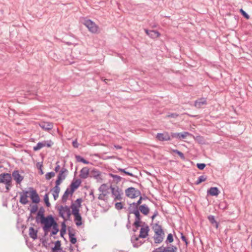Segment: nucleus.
<instances>
[{
  "mask_svg": "<svg viewBox=\"0 0 252 252\" xmlns=\"http://www.w3.org/2000/svg\"><path fill=\"white\" fill-rule=\"evenodd\" d=\"M61 248V243L60 241H57L55 244V247L52 248V251H55L56 250L60 249Z\"/></svg>",
  "mask_w": 252,
  "mask_h": 252,
  "instance_id": "c03bdc74",
  "label": "nucleus"
},
{
  "mask_svg": "<svg viewBox=\"0 0 252 252\" xmlns=\"http://www.w3.org/2000/svg\"><path fill=\"white\" fill-rule=\"evenodd\" d=\"M44 200L45 203L46 204V205L47 207H50L51 205H50V203L49 201L48 193L45 194V195H44Z\"/></svg>",
  "mask_w": 252,
  "mask_h": 252,
  "instance_id": "79ce46f5",
  "label": "nucleus"
},
{
  "mask_svg": "<svg viewBox=\"0 0 252 252\" xmlns=\"http://www.w3.org/2000/svg\"><path fill=\"white\" fill-rule=\"evenodd\" d=\"M53 196L55 200H57V199L59 197V192L60 191V187H54L53 189Z\"/></svg>",
  "mask_w": 252,
  "mask_h": 252,
  "instance_id": "473e14b6",
  "label": "nucleus"
},
{
  "mask_svg": "<svg viewBox=\"0 0 252 252\" xmlns=\"http://www.w3.org/2000/svg\"><path fill=\"white\" fill-rule=\"evenodd\" d=\"M89 169L87 167L83 168L80 173V177L82 179H86L89 175Z\"/></svg>",
  "mask_w": 252,
  "mask_h": 252,
  "instance_id": "5701e85b",
  "label": "nucleus"
},
{
  "mask_svg": "<svg viewBox=\"0 0 252 252\" xmlns=\"http://www.w3.org/2000/svg\"><path fill=\"white\" fill-rule=\"evenodd\" d=\"M66 232V229H64V228H62L61 231H60V234L61 237H63L64 234Z\"/></svg>",
  "mask_w": 252,
  "mask_h": 252,
  "instance_id": "052dcab7",
  "label": "nucleus"
},
{
  "mask_svg": "<svg viewBox=\"0 0 252 252\" xmlns=\"http://www.w3.org/2000/svg\"><path fill=\"white\" fill-rule=\"evenodd\" d=\"M206 180V177L205 176L202 175L198 177L197 180L196 181L195 184L198 185L201 182L205 181Z\"/></svg>",
  "mask_w": 252,
  "mask_h": 252,
  "instance_id": "ea45409f",
  "label": "nucleus"
},
{
  "mask_svg": "<svg viewBox=\"0 0 252 252\" xmlns=\"http://www.w3.org/2000/svg\"><path fill=\"white\" fill-rule=\"evenodd\" d=\"M30 189H31L30 197L32 202L35 203H39L40 201V198L36 190L33 189L32 188H30Z\"/></svg>",
  "mask_w": 252,
  "mask_h": 252,
  "instance_id": "9b49d317",
  "label": "nucleus"
},
{
  "mask_svg": "<svg viewBox=\"0 0 252 252\" xmlns=\"http://www.w3.org/2000/svg\"><path fill=\"white\" fill-rule=\"evenodd\" d=\"M29 235L31 238L33 239V240H35L37 238V230L34 229L32 227H31L29 228Z\"/></svg>",
  "mask_w": 252,
  "mask_h": 252,
  "instance_id": "393cba45",
  "label": "nucleus"
},
{
  "mask_svg": "<svg viewBox=\"0 0 252 252\" xmlns=\"http://www.w3.org/2000/svg\"><path fill=\"white\" fill-rule=\"evenodd\" d=\"M147 198H143L142 196H140L139 199L136 202H133L132 203H131L129 204V206L128 208V209H129L130 208L133 209H136L138 208L139 206L140 205H141V204L142 203V200L143 199H146Z\"/></svg>",
  "mask_w": 252,
  "mask_h": 252,
  "instance_id": "412c9836",
  "label": "nucleus"
},
{
  "mask_svg": "<svg viewBox=\"0 0 252 252\" xmlns=\"http://www.w3.org/2000/svg\"><path fill=\"white\" fill-rule=\"evenodd\" d=\"M156 138L160 141H170L172 139L171 134L170 135L167 132L158 133L157 134Z\"/></svg>",
  "mask_w": 252,
  "mask_h": 252,
  "instance_id": "1a4fd4ad",
  "label": "nucleus"
},
{
  "mask_svg": "<svg viewBox=\"0 0 252 252\" xmlns=\"http://www.w3.org/2000/svg\"><path fill=\"white\" fill-rule=\"evenodd\" d=\"M150 230L149 227L145 222L142 225L140 229V234L139 235V238H145L148 235V232Z\"/></svg>",
  "mask_w": 252,
  "mask_h": 252,
  "instance_id": "9d476101",
  "label": "nucleus"
},
{
  "mask_svg": "<svg viewBox=\"0 0 252 252\" xmlns=\"http://www.w3.org/2000/svg\"><path fill=\"white\" fill-rule=\"evenodd\" d=\"M177 250V247L174 246L164 247V252H176Z\"/></svg>",
  "mask_w": 252,
  "mask_h": 252,
  "instance_id": "f704fd0d",
  "label": "nucleus"
},
{
  "mask_svg": "<svg viewBox=\"0 0 252 252\" xmlns=\"http://www.w3.org/2000/svg\"><path fill=\"white\" fill-rule=\"evenodd\" d=\"M181 238L183 241H184L186 244L187 245L188 244V242L186 237L183 235V233H181Z\"/></svg>",
  "mask_w": 252,
  "mask_h": 252,
  "instance_id": "6e6d98bb",
  "label": "nucleus"
},
{
  "mask_svg": "<svg viewBox=\"0 0 252 252\" xmlns=\"http://www.w3.org/2000/svg\"><path fill=\"white\" fill-rule=\"evenodd\" d=\"M155 252H164V247H160L157 249Z\"/></svg>",
  "mask_w": 252,
  "mask_h": 252,
  "instance_id": "bf43d9fd",
  "label": "nucleus"
},
{
  "mask_svg": "<svg viewBox=\"0 0 252 252\" xmlns=\"http://www.w3.org/2000/svg\"><path fill=\"white\" fill-rule=\"evenodd\" d=\"M206 104V99L204 97L198 99L194 102V106L198 109L201 108L203 105Z\"/></svg>",
  "mask_w": 252,
  "mask_h": 252,
  "instance_id": "f3484780",
  "label": "nucleus"
},
{
  "mask_svg": "<svg viewBox=\"0 0 252 252\" xmlns=\"http://www.w3.org/2000/svg\"><path fill=\"white\" fill-rule=\"evenodd\" d=\"M68 235L69 238L70 242L74 244L76 243V238L75 237V233L74 232V230H71L70 228L68 229Z\"/></svg>",
  "mask_w": 252,
  "mask_h": 252,
  "instance_id": "b1692460",
  "label": "nucleus"
},
{
  "mask_svg": "<svg viewBox=\"0 0 252 252\" xmlns=\"http://www.w3.org/2000/svg\"><path fill=\"white\" fill-rule=\"evenodd\" d=\"M72 146L74 148H78L79 146V144L78 143L77 140H74L72 142Z\"/></svg>",
  "mask_w": 252,
  "mask_h": 252,
  "instance_id": "680f3d73",
  "label": "nucleus"
},
{
  "mask_svg": "<svg viewBox=\"0 0 252 252\" xmlns=\"http://www.w3.org/2000/svg\"><path fill=\"white\" fill-rule=\"evenodd\" d=\"M173 152L178 154L179 157L182 158V159H184L185 158V156H184V155L183 153H182L181 152L177 150H173Z\"/></svg>",
  "mask_w": 252,
  "mask_h": 252,
  "instance_id": "de8ad7c7",
  "label": "nucleus"
},
{
  "mask_svg": "<svg viewBox=\"0 0 252 252\" xmlns=\"http://www.w3.org/2000/svg\"><path fill=\"white\" fill-rule=\"evenodd\" d=\"M110 188L114 200H121L122 199V195L123 194L122 190L117 186L111 187Z\"/></svg>",
  "mask_w": 252,
  "mask_h": 252,
  "instance_id": "423d86ee",
  "label": "nucleus"
},
{
  "mask_svg": "<svg viewBox=\"0 0 252 252\" xmlns=\"http://www.w3.org/2000/svg\"><path fill=\"white\" fill-rule=\"evenodd\" d=\"M39 126L43 129L49 130L53 128V124L50 122H42L39 124Z\"/></svg>",
  "mask_w": 252,
  "mask_h": 252,
  "instance_id": "6ab92c4d",
  "label": "nucleus"
},
{
  "mask_svg": "<svg viewBox=\"0 0 252 252\" xmlns=\"http://www.w3.org/2000/svg\"><path fill=\"white\" fill-rule=\"evenodd\" d=\"M129 214H133L135 215V221L133 223V226L137 229L141 226V224H143V222L141 221L142 216H141L139 210L136 209L130 208L128 209Z\"/></svg>",
  "mask_w": 252,
  "mask_h": 252,
  "instance_id": "7ed1b4c3",
  "label": "nucleus"
},
{
  "mask_svg": "<svg viewBox=\"0 0 252 252\" xmlns=\"http://www.w3.org/2000/svg\"><path fill=\"white\" fill-rule=\"evenodd\" d=\"M44 209L43 207H40L36 217V221L39 223L46 218L44 216Z\"/></svg>",
  "mask_w": 252,
  "mask_h": 252,
  "instance_id": "f8f14e48",
  "label": "nucleus"
},
{
  "mask_svg": "<svg viewBox=\"0 0 252 252\" xmlns=\"http://www.w3.org/2000/svg\"><path fill=\"white\" fill-rule=\"evenodd\" d=\"M74 220L75 223V224L77 226L81 225L82 224V217L81 216L80 214L75 215H74Z\"/></svg>",
  "mask_w": 252,
  "mask_h": 252,
  "instance_id": "cd10ccee",
  "label": "nucleus"
},
{
  "mask_svg": "<svg viewBox=\"0 0 252 252\" xmlns=\"http://www.w3.org/2000/svg\"><path fill=\"white\" fill-rule=\"evenodd\" d=\"M75 158L78 162H81L85 164H89V162L80 156H75Z\"/></svg>",
  "mask_w": 252,
  "mask_h": 252,
  "instance_id": "c9c22d12",
  "label": "nucleus"
},
{
  "mask_svg": "<svg viewBox=\"0 0 252 252\" xmlns=\"http://www.w3.org/2000/svg\"><path fill=\"white\" fill-rule=\"evenodd\" d=\"M60 216L64 220H66L65 216L67 219L70 218L71 212L70 208L67 206H61L58 209Z\"/></svg>",
  "mask_w": 252,
  "mask_h": 252,
  "instance_id": "39448f33",
  "label": "nucleus"
},
{
  "mask_svg": "<svg viewBox=\"0 0 252 252\" xmlns=\"http://www.w3.org/2000/svg\"><path fill=\"white\" fill-rule=\"evenodd\" d=\"M145 32L147 35H148L150 37L152 38H157L160 35V33L156 31H149L147 29H145Z\"/></svg>",
  "mask_w": 252,
  "mask_h": 252,
  "instance_id": "aec40b11",
  "label": "nucleus"
},
{
  "mask_svg": "<svg viewBox=\"0 0 252 252\" xmlns=\"http://www.w3.org/2000/svg\"><path fill=\"white\" fill-rule=\"evenodd\" d=\"M118 170L120 171V172H123L125 174H126V175H128L129 176H132V177H135L132 173H130V172H129L128 171H126V169H123V168H118Z\"/></svg>",
  "mask_w": 252,
  "mask_h": 252,
  "instance_id": "a19ab883",
  "label": "nucleus"
},
{
  "mask_svg": "<svg viewBox=\"0 0 252 252\" xmlns=\"http://www.w3.org/2000/svg\"><path fill=\"white\" fill-rule=\"evenodd\" d=\"M178 116V115L176 113H171V114L168 115L167 116V117H168V118L171 117V118H176Z\"/></svg>",
  "mask_w": 252,
  "mask_h": 252,
  "instance_id": "4d7b16f0",
  "label": "nucleus"
},
{
  "mask_svg": "<svg viewBox=\"0 0 252 252\" xmlns=\"http://www.w3.org/2000/svg\"><path fill=\"white\" fill-rule=\"evenodd\" d=\"M68 170L64 167H63L59 172L58 177L61 178L62 180H64L67 176Z\"/></svg>",
  "mask_w": 252,
  "mask_h": 252,
  "instance_id": "a878e982",
  "label": "nucleus"
},
{
  "mask_svg": "<svg viewBox=\"0 0 252 252\" xmlns=\"http://www.w3.org/2000/svg\"><path fill=\"white\" fill-rule=\"evenodd\" d=\"M63 180L58 177L57 180L56 181V186L55 187H59V185L61 184Z\"/></svg>",
  "mask_w": 252,
  "mask_h": 252,
  "instance_id": "5fc2aeb1",
  "label": "nucleus"
},
{
  "mask_svg": "<svg viewBox=\"0 0 252 252\" xmlns=\"http://www.w3.org/2000/svg\"><path fill=\"white\" fill-rule=\"evenodd\" d=\"M83 24L87 27L90 32L92 33H96L98 30V27L92 21L89 19H84Z\"/></svg>",
  "mask_w": 252,
  "mask_h": 252,
  "instance_id": "0eeeda50",
  "label": "nucleus"
},
{
  "mask_svg": "<svg viewBox=\"0 0 252 252\" xmlns=\"http://www.w3.org/2000/svg\"><path fill=\"white\" fill-rule=\"evenodd\" d=\"M52 252H65L62 248L59 249L55 251H52Z\"/></svg>",
  "mask_w": 252,
  "mask_h": 252,
  "instance_id": "69168bd1",
  "label": "nucleus"
},
{
  "mask_svg": "<svg viewBox=\"0 0 252 252\" xmlns=\"http://www.w3.org/2000/svg\"><path fill=\"white\" fill-rule=\"evenodd\" d=\"M82 201V200L81 198H78L75 201V203H74L75 205H76L78 207H81V202Z\"/></svg>",
  "mask_w": 252,
  "mask_h": 252,
  "instance_id": "864d4df0",
  "label": "nucleus"
},
{
  "mask_svg": "<svg viewBox=\"0 0 252 252\" xmlns=\"http://www.w3.org/2000/svg\"><path fill=\"white\" fill-rule=\"evenodd\" d=\"M59 162L57 161L56 162V166L55 167V169H54L55 171L56 172H59V170L60 169V166L59 165Z\"/></svg>",
  "mask_w": 252,
  "mask_h": 252,
  "instance_id": "13d9d810",
  "label": "nucleus"
},
{
  "mask_svg": "<svg viewBox=\"0 0 252 252\" xmlns=\"http://www.w3.org/2000/svg\"><path fill=\"white\" fill-rule=\"evenodd\" d=\"M126 195L131 198H135L141 195V192L134 188H128L125 190Z\"/></svg>",
  "mask_w": 252,
  "mask_h": 252,
  "instance_id": "6e6552de",
  "label": "nucleus"
},
{
  "mask_svg": "<svg viewBox=\"0 0 252 252\" xmlns=\"http://www.w3.org/2000/svg\"><path fill=\"white\" fill-rule=\"evenodd\" d=\"M240 12L241 14L245 17L246 19H249L250 18V16L242 9H240Z\"/></svg>",
  "mask_w": 252,
  "mask_h": 252,
  "instance_id": "8fccbe9b",
  "label": "nucleus"
},
{
  "mask_svg": "<svg viewBox=\"0 0 252 252\" xmlns=\"http://www.w3.org/2000/svg\"><path fill=\"white\" fill-rule=\"evenodd\" d=\"M31 209L30 210L31 214H34L38 210V207L37 205H33L31 206Z\"/></svg>",
  "mask_w": 252,
  "mask_h": 252,
  "instance_id": "37998d69",
  "label": "nucleus"
},
{
  "mask_svg": "<svg viewBox=\"0 0 252 252\" xmlns=\"http://www.w3.org/2000/svg\"><path fill=\"white\" fill-rule=\"evenodd\" d=\"M115 208L117 210H121L123 208V205L122 202H117L115 205Z\"/></svg>",
  "mask_w": 252,
  "mask_h": 252,
  "instance_id": "09e8293b",
  "label": "nucleus"
},
{
  "mask_svg": "<svg viewBox=\"0 0 252 252\" xmlns=\"http://www.w3.org/2000/svg\"><path fill=\"white\" fill-rule=\"evenodd\" d=\"M137 210L145 216L148 215L150 212V209L146 204L140 205Z\"/></svg>",
  "mask_w": 252,
  "mask_h": 252,
  "instance_id": "a211bd4d",
  "label": "nucleus"
},
{
  "mask_svg": "<svg viewBox=\"0 0 252 252\" xmlns=\"http://www.w3.org/2000/svg\"><path fill=\"white\" fill-rule=\"evenodd\" d=\"M106 193H101L99 194L98 199L99 200L105 201L106 200V196L107 195Z\"/></svg>",
  "mask_w": 252,
  "mask_h": 252,
  "instance_id": "a18cd8bd",
  "label": "nucleus"
},
{
  "mask_svg": "<svg viewBox=\"0 0 252 252\" xmlns=\"http://www.w3.org/2000/svg\"><path fill=\"white\" fill-rule=\"evenodd\" d=\"M173 237L172 234H169L167 236V239L166 241V243H172L173 241Z\"/></svg>",
  "mask_w": 252,
  "mask_h": 252,
  "instance_id": "49530a36",
  "label": "nucleus"
},
{
  "mask_svg": "<svg viewBox=\"0 0 252 252\" xmlns=\"http://www.w3.org/2000/svg\"><path fill=\"white\" fill-rule=\"evenodd\" d=\"M29 192L28 191H23V192H19L20 194V202L23 204H27L28 202V194Z\"/></svg>",
  "mask_w": 252,
  "mask_h": 252,
  "instance_id": "4468645a",
  "label": "nucleus"
},
{
  "mask_svg": "<svg viewBox=\"0 0 252 252\" xmlns=\"http://www.w3.org/2000/svg\"><path fill=\"white\" fill-rule=\"evenodd\" d=\"M80 207H78L74 203H72L70 206V208L72 209V214L73 215L80 214L79 209Z\"/></svg>",
  "mask_w": 252,
  "mask_h": 252,
  "instance_id": "c85d7f7f",
  "label": "nucleus"
},
{
  "mask_svg": "<svg viewBox=\"0 0 252 252\" xmlns=\"http://www.w3.org/2000/svg\"><path fill=\"white\" fill-rule=\"evenodd\" d=\"M115 148L116 149H122V147L120 145H115L114 146Z\"/></svg>",
  "mask_w": 252,
  "mask_h": 252,
  "instance_id": "338daca9",
  "label": "nucleus"
},
{
  "mask_svg": "<svg viewBox=\"0 0 252 252\" xmlns=\"http://www.w3.org/2000/svg\"><path fill=\"white\" fill-rule=\"evenodd\" d=\"M0 183L5 185L6 191H8L11 187V176L10 174L3 173L0 174Z\"/></svg>",
  "mask_w": 252,
  "mask_h": 252,
  "instance_id": "20e7f679",
  "label": "nucleus"
},
{
  "mask_svg": "<svg viewBox=\"0 0 252 252\" xmlns=\"http://www.w3.org/2000/svg\"><path fill=\"white\" fill-rule=\"evenodd\" d=\"M89 195L91 196V201H93L95 200V196L94 195V190L93 189H91V190L90 191V193H89Z\"/></svg>",
  "mask_w": 252,
  "mask_h": 252,
  "instance_id": "603ef678",
  "label": "nucleus"
},
{
  "mask_svg": "<svg viewBox=\"0 0 252 252\" xmlns=\"http://www.w3.org/2000/svg\"><path fill=\"white\" fill-rule=\"evenodd\" d=\"M208 219L209 220L210 223L215 226L216 228H218L219 227V223L216 221L215 219V217L212 215L209 216L208 217Z\"/></svg>",
  "mask_w": 252,
  "mask_h": 252,
  "instance_id": "c756f323",
  "label": "nucleus"
},
{
  "mask_svg": "<svg viewBox=\"0 0 252 252\" xmlns=\"http://www.w3.org/2000/svg\"><path fill=\"white\" fill-rule=\"evenodd\" d=\"M158 215V212L157 211H156L154 213V215L152 216L151 217V219L153 220L155 217H156Z\"/></svg>",
  "mask_w": 252,
  "mask_h": 252,
  "instance_id": "0e129e2a",
  "label": "nucleus"
},
{
  "mask_svg": "<svg viewBox=\"0 0 252 252\" xmlns=\"http://www.w3.org/2000/svg\"><path fill=\"white\" fill-rule=\"evenodd\" d=\"M207 192L212 196H217L219 194L220 191L217 187H211L208 190Z\"/></svg>",
  "mask_w": 252,
  "mask_h": 252,
  "instance_id": "bb28decb",
  "label": "nucleus"
},
{
  "mask_svg": "<svg viewBox=\"0 0 252 252\" xmlns=\"http://www.w3.org/2000/svg\"><path fill=\"white\" fill-rule=\"evenodd\" d=\"M153 229L155 232L154 239L155 243L159 244L161 243L164 237V233L161 225L156 223L153 227Z\"/></svg>",
  "mask_w": 252,
  "mask_h": 252,
  "instance_id": "f257e3e1",
  "label": "nucleus"
},
{
  "mask_svg": "<svg viewBox=\"0 0 252 252\" xmlns=\"http://www.w3.org/2000/svg\"><path fill=\"white\" fill-rule=\"evenodd\" d=\"M196 166L200 170H203L206 166V164L204 163H197Z\"/></svg>",
  "mask_w": 252,
  "mask_h": 252,
  "instance_id": "3c124183",
  "label": "nucleus"
},
{
  "mask_svg": "<svg viewBox=\"0 0 252 252\" xmlns=\"http://www.w3.org/2000/svg\"><path fill=\"white\" fill-rule=\"evenodd\" d=\"M139 237H137L135 235L132 237L131 241L133 243V246L134 247L138 248L142 244L143 242L139 241Z\"/></svg>",
  "mask_w": 252,
  "mask_h": 252,
  "instance_id": "4be33fe9",
  "label": "nucleus"
},
{
  "mask_svg": "<svg viewBox=\"0 0 252 252\" xmlns=\"http://www.w3.org/2000/svg\"><path fill=\"white\" fill-rule=\"evenodd\" d=\"M46 141H44L42 142H38L37 145L33 147V150L35 151H38L44 147L46 146Z\"/></svg>",
  "mask_w": 252,
  "mask_h": 252,
  "instance_id": "7c9ffc66",
  "label": "nucleus"
},
{
  "mask_svg": "<svg viewBox=\"0 0 252 252\" xmlns=\"http://www.w3.org/2000/svg\"><path fill=\"white\" fill-rule=\"evenodd\" d=\"M190 135V133L188 132L184 131L181 133H171L172 138H176L178 139H184L187 136Z\"/></svg>",
  "mask_w": 252,
  "mask_h": 252,
  "instance_id": "2eb2a0df",
  "label": "nucleus"
},
{
  "mask_svg": "<svg viewBox=\"0 0 252 252\" xmlns=\"http://www.w3.org/2000/svg\"><path fill=\"white\" fill-rule=\"evenodd\" d=\"M81 183V181L80 179H76L73 180L70 185L71 193H73L74 190L80 186Z\"/></svg>",
  "mask_w": 252,
  "mask_h": 252,
  "instance_id": "ddd939ff",
  "label": "nucleus"
},
{
  "mask_svg": "<svg viewBox=\"0 0 252 252\" xmlns=\"http://www.w3.org/2000/svg\"><path fill=\"white\" fill-rule=\"evenodd\" d=\"M62 228H64V229H66V225L65 224V223L63 222L62 224Z\"/></svg>",
  "mask_w": 252,
  "mask_h": 252,
  "instance_id": "774afa93",
  "label": "nucleus"
},
{
  "mask_svg": "<svg viewBox=\"0 0 252 252\" xmlns=\"http://www.w3.org/2000/svg\"><path fill=\"white\" fill-rule=\"evenodd\" d=\"M109 188L106 184H103L101 185L98 188V190L101 193H108Z\"/></svg>",
  "mask_w": 252,
  "mask_h": 252,
  "instance_id": "72a5a7b5",
  "label": "nucleus"
},
{
  "mask_svg": "<svg viewBox=\"0 0 252 252\" xmlns=\"http://www.w3.org/2000/svg\"><path fill=\"white\" fill-rule=\"evenodd\" d=\"M55 176V173L54 172H48L45 175V178L46 180H49Z\"/></svg>",
  "mask_w": 252,
  "mask_h": 252,
  "instance_id": "58836bf2",
  "label": "nucleus"
},
{
  "mask_svg": "<svg viewBox=\"0 0 252 252\" xmlns=\"http://www.w3.org/2000/svg\"><path fill=\"white\" fill-rule=\"evenodd\" d=\"M46 146L48 147H50L53 144V143L51 141H46Z\"/></svg>",
  "mask_w": 252,
  "mask_h": 252,
  "instance_id": "e2e57ef3",
  "label": "nucleus"
},
{
  "mask_svg": "<svg viewBox=\"0 0 252 252\" xmlns=\"http://www.w3.org/2000/svg\"><path fill=\"white\" fill-rule=\"evenodd\" d=\"M109 176L110 177H111L117 183L120 182L122 179V178L121 177H120V176H118L117 175L113 174L111 173L109 174Z\"/></svg>",
  "mask_w": 252,
  "mask_h": 252,
  "instance_id": "e433bc0d",
  "label": "nucleus"
},
{
  "mask_svg": "<svg viewBox=\"0 0 252 252\" xmlns=\"http://www.w3.org/2000/svg\"><path fill=\"white\" fill-rule=\"evenodd\" d=\"M53 230L51 233V236L57 234L59 231V229L58 227V224L56 222L53 226Z\"/></svg>",
  "mask_w": 252,
  "mask_h": 252,
  "instance_id": "4c0bfd02",
  "label": "nucleus"
},
{
  "mask_svg": "<svg viewBox=\"0 0 252 252\" xmlns=\"http://www.w3.org/2000/svg\"><path fill=\"white\" fill-rule=\"evenodd\" d=\"M12 176L14 180L16 181L17 184H20L23 180V177L22 176L18 171H14L12 173Z\"/></svg>",
  "mask_w": 252,
  "mask_h": 252,
  "instance_id": "dca6fc26",
  "label": "nucleus"
},
{
  "mask_svg": "<svg viewBox=\"0 0 252 252\" xmlns=\"http://www.w3.org/2000/svg\"><path fill=\"white\" fill-rule=\"evenodd\" d=\"M40 223L44 224L43 230L46 235L47 234L50 228L56 224V221L55 220L52 216L49 215L46 217V218L40 222Z\"/></svg>",
  "mask_w": 252,
  "mask_h": 252,
  "instance_id": "f03ea898",
  "label": "nucleus"
},
{
  "mask_svg": "<svg viewBox=\"0 0 252 252\" xmlns=\"http://www.w3.org/2000/svg\"><path fill=\"white\" fill-rule=\"evenodd\" d=\"M73 193H71L70 189L67 188L65 192H64L63 196H62V201L63 202H65L67 199L68 196L69 194L72 195Z\"/></svg>",
  "mask_w": 252,
  "mask_h": 252,
  "instance_id": "2f4dec72",
  "label": "nucleus"
}]
</instances>
